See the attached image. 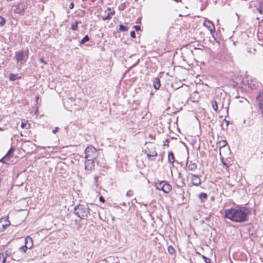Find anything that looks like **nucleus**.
Wrapping results in <instances>:
<instances>
[{"mask_svg":"<svg viewBox=\"0 0 263 263\" xmlns=\"http://www.w3.org/2000/svg\"><path fill=\"white\" fill-rule=\"evenodd\" d=\"M163 183H164V181H162L160 182H158L155 183L156 188L160 191H163Z\"/></svg>","mask_w":263,"mask_h":263,"instance_id":"4468645a","label":"nucleus"},{"mask_svg":"<svg viewBox=\"0 0 263 263\" xmlns=\"http://www.w3.org/2000/svg\"><path fill=\"white\" fill-rule=\"evenodd\" d=\"M69 9H72L74 8V4H73V2H71V3L70 4V5H69Z\"/></svg>","mask_w":263,"mask_h":263,"instance_id":"4c0bfd02","label":"nucleus"},{"mask_svg":"<svg viewBox=\"0 0 263 263\" xmlns=\"http://www.w3.org/2000/svg\"><path fill=\"white\" fill-rule=\"evenodd\" d=\"M59 127H57L54 129L52 130V133L55 134L59 130Z\"/></svg>","mask_w":263,"mask_h":263,"instance_id":"58836bf2","label":"nucleus"},{"mask_svg":"<svg viewBox=\"0 0 263 263\" xmlns=\"http://www.w3.org/2000/svg\"><path fill=\"white\" fill-rule=\"evenodd\" d=\"M217 144L219 145L220 149L221 147H224L227 144V142L226 140H221L220 141L217 143Z\"/></svg>","mask_w":263,"mask_h":263,"instance_id":"412c9836","label":"nucleus"},{"mask_svg":"<svg viewBox=\"0 0 263 263\" xmlns=\"http://www.w3.org/2000/svg\"><path fill=\"white\" fill-rule=\"evenodd\" d=\"M224 217L235 222H243L248 220V211L244 206H236L224 210Z\"/></svg>","mask_w":263,"mask_h":263,"instance_id":"f257e3e1","label":"nucleus"},{"mask_svg":"<svg viewBox=\"0 0 263 263\" xmlns=\"http://www.w3.org/2000/svg\"><path fill=\"white\" fill-rule=\"evenodd\" d=\"M168 161L171 164H173L175 161V157L174 153L171 152L168 153Z\"/></svg>","mask_w":263,"mask_h":263,"instance_id":"2eb2a0df","label":"nucleus"},{"mask_svg":"<svg viewBox=\"0 0 263 263\" xmlns=\"http://www.w3.org/2000/svg\"><path fill=\"white\" fill-rule=\"evenodd\" d=\"M6 23L5 19L2 16H0V26H3Z\"/></svg>","mask_w":263,"mask_h":263,"instance_id":"cd10ccee","label":"nucleus"},{"mask_svg":"<svg viewBox=\"0 0 263 263\" xmlns=\"http://www.w3.org/2000/svg\"><path fill=\"white\" fill-rule=\"evenodd\" d=\"M256 103L263 118V89L259 91L256 96Z\"/></svg>","mask_w":263,"mask_h":263,"instance_id":"39448f33","label":"nucleus"},{"mask_svg":"<svg viewBox=\"0 0 263 263\" xmlns=\"http://www.w3.org/2000/svg\"><path fill=\"white\" fill-rule=\"evenodd\" d=\"M168 143H169V141H168V139H166V140H165V142H164V145H168Z\"/></svg>","mask_w":263,"mask_h":263,"instance_id":"a19ab883","label":"nucleus"},{"mask_svg":"<svg viewBox=\"0 0 263 263\" xmlns=\"http://www.w3.org/2000/svg\"><path fill=\"white\" fill-rule=\"evenodd\" d=\"M256 9L257 10L258 12L260 14H263V10L262 9V8L261 7H258L256 8Z\"/></svg>","mask_w":263,"mask_h":263,"instance_id":"72a5a7b5","label":"nucleus"},{"mask_svg":"<svg viewBox=\"0 0 263 263\" xmlns=\"http://www.w3.org/2000/svg\"><path fill=\"white\" fill-rule=\"evenodd\" d=\"M25 246H27L28 249H31L33 246V241L30 236H27L25 239Z\"/></svg>","mask_w":263,"mask_h":263,"instance_id":"1a4fd4ad","label":"nucleus"},{"mask_svg":"<svg viewBox=\"0 0 263 263\" xmlns=\"http://www.w3.org/2000/svg\"><path fill=\"white\" fill-rule=\"evenodd\" d=\"M153 86L156 89H158L160 87V81L158 78H155L153 81Z\"/></svg>","mask_w":263,"mask_h":263,"instance_id":"f8f14e48","label":"nucleus"},{"mask_svg":"<svg viewBox=\"0 0 263 263\" xmlns=\"http://www.w3.org/2000/svg\"><path fill=\"white\" fill-rule=\"evenodd\" d=\"M21 126L23 128L28 129L30 127V124H28L27 122H22L21 125Z\"/></svg>","mask_w":263,"mask_h":263,"instance_id":"393cba45","label":"nucleus"},{"mask_svg":"<svg viewBox=\"0 0 263 263\" xmlns=\"http://www.w3.org/2000/svg\"><path fill=\"white\" fill-rule=\"evenodd\" d=\"M198 197L201 200L205 199L207 198L208 196L206 193H201L199 194Z\"/></svg>","mask_w":263,"mask_h":263,"instance_id":"4be33fe9","label":"nucleus"},{"mask_svg":"<svg viewBox=\"0 0 263 263\" xmlns=\"http://www.w3.org/2000/svg\"><path fill=\"white\" fill-rule=\"evenodd\" d=\"M8 226V225L7 224H5L3 223V227H5V229ZM2 227H3V226Z\"/></svg>","mask_w":263,"mask_h":263,"instance_id":"c03bdc74","label":"nucleus"},{"mask_svg":"<svg viewBox=\"0 0 263 263\" xmlns=\"http://www.w3.org/2000/svg\"><path fill=\"white\" fill-rule=\"evenodd\" d=\"M119 30L121 31H126L128 30V27L126 26L120 25L119 26Z\"/></svg>","mask_w":263,"mask_h":263,"instance_id":"a878e982","label":"nucleus"},{"mask_svg":"<svg viewBox=\"0 0 263 263\" xmlns=\"http://www.w3.org/2000/svg\"><path fill=\"white\" fill-rule=\"evenodd\" d=\"M130 36H131L132 37H133V38H135L136 37V33H135L134 31H132L130 32Z\"/></svg>","mask_w":263,"mask_h":263,"instance_id":"f704fd0d","label":"nucleus"},{"mask_svg":"<svg viewBox=\"0 0 263 263\" xmlns=\"http://www.w3.org/2000/svg\"><path fill=\"white\" fill-rule=\"evenodd\" d=\"M191 179L194 185L198 186L201 183L200 178L196 175L191 174Z\"/></svg>","mask_w":263,"mask_h":263,"instance_id":"0eeeda50","label":"nucleus"},{"mask_svg":"<svg viewBox=\"0 0 263 263\" xmlns=\"http://www.w3.org/2000/svg\"><path fill=\"white\" fill-rule=\"evenodd\" d=\"M8 159L6 157V156H5L4 157H3L1 160H0V162H3L4 163H6V161L8 160Z\"/></svg>","mask_w":263,"mask_h":263,"instance_id":"2f4dec72","label":"nucleus"},{"mask_svg":"<svg viewBox=\"0 0 263 263\" xmlns=\"http://www.w3.org/2000/svg\"><path fill=\"white\" fill-rule=\"evenodd\" d=\"M85 159L89 160H96L98 157V152L97 149L92 146H87L85 151Z\"/></svg>","mask_w":263,"mask_h":263,"instance_id":"20e7f679","label":"nucleus"},{"mask_svg":"<svg viewBox=\"0 0 263 263\" xmlns=\"http://www.w3.org/2000/svg\"><path fill=\"white\" fill-rule=\"evenodd\" d=\"M208 24L206 22L204 23V25L207 27V28L209 30L211 33L213 34V33L215 32V27L213 24L210 21H208Z\"/></svg>","mask_w":263,"mask_h":263,"instance_id":"6e6552de","label":"nucleus"},{"mask_svg":"<svg viewBox=\"0 0 263 263\" xmlns=\"http://www.w3.org/2000/svg\"><path fill=\"white\" fill-rule=\"evenodd\" d=\"M89 210L88 205L79 204L74 208V213L81 219H85L90 214Z\"/></svg>","mask_w":263,"mask_h":263,"instance_id":"f03ea898","label":"nucleus"},{"mask_svg":"<svg viewBox=\"0 0 263 263\" xmlns=\"http://www.w3.org/2000/svg\"><path fill=\"white\" fill-rule=\"evenodd\" d=\"M14 148L12 147H11L7 153L5 155L6 157H7L8 159H9L10 157L12 156L14 152Z\"/></svg>","mask_w":263,"mask_h":263,"instance_id":"aec40b11","label":"nucleus"},{"mask_svg":"<svg viewBox=\"0 0 263 263\" xmlns=\"http://www.w3.org/2000/svg\"><path fill=\"white\" fill-rule=\"evenodd\" d=\"M202 258L204 259L205 263H210L211 260L204 255H202Z\"/></svg>","mask_w":263,"mask_h":263,"instance_id":"7c9ffc66","label":"nucleus"},{"mask_svg":"<svg viewBox=\"0 0 263 263\" xmlns=\"http://www.w3.org/2000/svg\"><path fill=\"white\" fill-rule=\"evenodd\" d=\"M109 13H110V15L111 16H112L113 15H114L115 14V11H112V12H110Z\"/></svg>","mask_w":263,"mask_h":263,"instance_id":"37998d69","label":"nucleus"},{"mask_svg":"<svg viewBox=\"0 0 263 263\" xmlns=\"http://www.w3.org/2000/svg\"><path fill=\"white\" fill-rule=\"evenodd\" d=\"M107 11H111V8H107Z\"/></svg>","mask_w":263,"mask_h":263,"instance_id":"49530a36","label":"nucleus"},{"mask_svg":"<svg viewBox=\"0 0 263 263\" xmlns=\"http://www.w3.org/2000/svg\"><path fill=\"white\" fill-rule=\"evenodd\" d=\"M133 195V192L132 190L128 191L126 194V196L128 197H132Z\"/></svg>","mask_w":263,"mask_h":263,"instance_id":"c756f323","label":"nucleus"},{"mask_svg":"<svg viewBox=\"0 0 263 263\" xmlns=\"http://www.w3.org/2000/svg\"><path fill=\"white\" fill-rule=\"evenodd\" d=\"M94 179H95V181L96 183H97L98 182V177L97 176H95L94 177Z\"/></svg>","mask_w":263,"mask_h":263,"instance_id":"79ce46f5","label":"nucleus"},{"mask_svg":"<svg viewBox=\"0 0 263 263\" xmlns=\"http://www.w3.org/2000/svg\"><path fill=\"white\" fill-rule=\"evenodd\" d=\"M134 27L136 31H138V30H140V26L139 25H136Z\"/></svg>","mask_w":263,"mask_h":263,"instance_id":"c9c22d12","label":"nucleus"},{"mask_svg":"<svg viewBox=\"0 0 263 263\" xmlns=\"http://www.w3.org/2000/svg\"><path fill=\"white\" fill-rule=\"evenodd\" d=\"M22 258V255L18 252H14L12 256V259L16 261H20Z\"/></svg>","mask_w":263,"mask_h":263,"instance_id":"9b49d317","label":"nucleus"},{"mask_svg":"<svg viewBox=\"0 0 263 263\" xmlns=\"http://www.w3.org/2000/svg\"><path fill=\"white\" fill-rule=\"evenodd\" d=\"M21 77H18L17 74L10 73L9 74V78L10 81H14Z\"/></svg>","mask_w":263,"mask_h":263,"instance_id":"f3484780","label":"nucleus"},{"mask_svg":"<svg viewBox=\"0 0 263 263\" xmlns=\"http://www.w3.org/2000/svg\"><path fill=\"white\" fill-rule=\"evenodd\" d=\"M167 251L168 253L171 255H173L175 253V250L174 248L171 246L168 247Z\"/></svg>","mask_w":263,"mask_h":263,"instance_id":"5701e85b","label":"nucleus"},{"mask_svg":"<svg viewBox=\"0 0 263 263\" xmlns=\"http://www.w3.org/2000/svg\"><path fill=\"white\" fill-rule=\"evenodd\" d=\"M80 23H81L80 21H76L74 23H72L71 24V29L73 31L77 30L78 29V25Z\"/></svg>","mask_w":263,"mask_h":263,"instance_id":"a211bd4d","label":"nucleus"},{"mask_svg":"<svg viewBox=\"0 0 263 263\" xmlns=\"http://www.w3.org/2000/svg\"><path fill=\"white\" fill-rule=\"evenodd\" d=\"M157 153L156 152H153L152 154H147V156L149 160L154 161L155 159V157L157 156Z\"/></svg>","mask_w":263,"mask_h":263,"instance_id":"dca6fc26","label":"nucleus"},{"mask_svg":"<svg viewBox=\"0 0 263 263\" xmlns=\"http://www.w3.org/2000/svg\"><path fill=\"white\" fill-rule=\"evenodd\" d=\"M187 167L189 170L193 171L197 168V164L196 163L193 162L192 161H190Z\"/></svg>","mask_w":263,"mask_h":263,"instance_id":"ddd939ff","label":"nucleus"},{"mask_svg":"<svg viewBox=\"0 0 263 263\" xmlns=\"http://www.w3.org/2000/svg\"><path fill=\"white\" fill-rule=\"evenodd\" d=\"M95 167V160H89V159H86L85 162V168L86 170L91 171Z\"/></svg>","mask_w":263,"mask_h":263,"instance_id":"423d86ee","label":"nucleus"},{"mask_svg":"<svg viewBox=\"0 0 263 263\" xmlns=\"http://www.w3.org/2000/svg\"><path fill=\"white\" fill-rule=\"evenodd\" d=\"M82 12L83 15H84V14H85V12H84V10H82Z\"/></svg>","mask_w":263,"mask_h":263,"instance_id":"de8ad7c7","label":"nucleus"},{"mask_svg":"<svg viewBox=\"0 0 263 263\" xmlns=\"http://www.w3.org/2000/svg\"><path fill=\"white\" fill-rule=\"evenodd\" d=\"M27 249H28V248L24 245L19 248L18 252H20L21 255L23 256V254L26 252Z\"/></svg>","mask_w":263,"mask_h":263,"instance_id":"6ab92c4d","label":"nucleus"},{"mask_svg":"<svg viewBox=\"0 0 263 263\" xmlns=\"http://www.w3.org/2000/svg\"><path fill=\"white\" fill-rule=\"evenodd\" d=\"M223 164L226 166V168L228 167V165H227L226 163L223 162Z\"/></svg>","mask_w":263,"mask_h":263,"instance_id":"a18cd8bd","label":"nucleus"},{"mask_svg":"<svg viewBox=\"0 0 263 263\" xmlns=\"http://www.w3.org/2000/svg\"><path fill=\"white\" fill-rule=\"evenodd\" d=\"M172 190L171 185L167 182L166 181H164V183H163V192L165 193H169Z\"/></svg>","mask_w":263,"mask_h":263,"instance_id":"9d476101","label":"nucleus"},{"mask_svg":"<svg viewBox=\"0 0 263 263\" xmlns=\"http://www.w3.org/2000/svg\"><path fill=\"white\" fill-rule=\"evenodd\" d=\"M28 58V51H25L23 49L18 50L15 53V59L16 62L21 65L26 63Z\"/></svg>","mask_w":263,"mask_h":263,"instance_id":"7ed1b4c3","label":"nucleus"},{"mask_svg":"<svg viewBox=\"0 0 263 263\" xmlns=\"http://www.w3.org/2000/svg\"><path fill=\"white\" fill-rule=\"evenodd\" d=\"M3 227V220L0 219V232L4 231L5 230V227Z\"/></svg>","mask_w":263,"mask_h":263,"instance_id":"c85d7f7f","label":"nucleus"},{"mask_svg":"<svg viewBox=\"0 0 263 263\" xmlns=\"http://www.w3.org/2000/svg\"><path fill=\"white\" fill-rule=\"evenodd\" d=\"M99 200L103 203H104L105 201L104 198L102 196L100 197Z\"/></svg>","mask_w":263,"mask_h":263,"instance_id":"e433bc0d","label":"nucleus"},{"mask_svg":"<svg viewBox=\"0 0 263 263\" xmlns=\"http://www.w3.org/2000/svg\"><path fill=\"white\" fill-rule=\"evenodd\" d=\"M212 107H213V109L215 111H217V109H218V105H217V102L215 101H212Z\"/></svg>","mask_w":263,"mask_h":263,"instance_id":"bb28decb","label":"nucleus"},{"mask_svg":"<svg viewBox=\"0 0 263 263\" xmlns=\"http://www.w3.org/2000/svg\"><path fill=\"white\" fill-rule=\"evenodd\" d=\"M89 40V37L88 36V35H86L81 41L80 44H84L85 42L88 41Z\"/></svg>","mask_w":263,"mask_h":263,"instance_id":"b1692460","label":"nucleus"},{"mask_svg":"<svg viewBox=\"0 0 263 263\" xmlns=\"http://www.w3.org/2000/svg\"><path fill=\"white\" fill-rule=\"evenodd\" d=\"M111 16L110 13H108L107 15L104 18V20H109L111 19Z\"/></svg>","mask_w":263,"mask_h":263,"instance_id":"473e14b6","label":"nucleus"},{"mask_svg":"<svg viewBox=\"0 0 263 263\" xmlns=\"http://www.w3.org/2000/svg\"><path fill=\"white\" fill-rule=\"evenodd\" d=\"M40 61L41 62H42V63H43L45 64H47V63L44 60V59L43 58H41L40 60Z\"/></svg>","mask_w":263,"mask_h":263,"instance_id":"ea45409f","label":"nucleus"}]
</instances>
